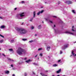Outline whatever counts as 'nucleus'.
Segmentation results:
<instances>
[{
  "instance_id": "nucleus-1",
  "label": "nucleus",
  "mask_w": 76,
  "mask_h": 76,
  "mask_svg": "<svg viewBox=\"0 0 76 76\" xmlns=\"http://www.w3.org/2000/svg\"><path fill=\"white\" fill-rule=\"evenodd\" d=\"M15 28L20 35H23V34H25L27 33V30L24 28H19L16 27H15Z\"/></svg>"
},
{
  "instance_id": "nucleus-2",
  "label": "nucleus",
  "mask_w": 76,
  "mask_h": 76,
  "mask_svg": "<svg viewBox=\"0 0 76 76\" xmlns=\"http://www.w3.org/2000/svg\"><path fill=\"white\" fill-rule=\"evenodd\" d=\"M17 53L19 55H22V54H25L26 53V51L25 50L23 49L22 48L19 47L18 50L16 51Z\"/></svg>"
},
{
  "instance_id": "nucleus-3",
  "label": "nucleus",
  "mask_w": 76,
  "mask_h": 76,
  "mask_svg": "<svg viewBox=\"0 0 76 76\" xmlns=\"http://www.w3.org/2000/svg\"><path fill=\"white\" fill-rule=\"evenodd\" d=\"M24 13H23L20 14H18L17 15L16 17L17 18V19H23V16H24Z\"/></svg>"
},
{
  "instance_id": "nucleus-4",
  "label": "nucleus",
  "mask_w": 76,
  "mask_h": 76,
  "mask_svg": "<svg viewBox=\"0 0 76 76\" xmlns=\"http://www.w3.org/2000/svg\"><path fill=\"white\" fill-rule=\"evenodd\" d=\"M65 3L66 4H71V3H72V2L70 1H66L65 2Z\"/></svg>"
},
{
  "instance_id": "nucleus-5",
  "label": "nucleus",
  "mask_w": 76,
  "mask_h": 76,
  "mask_svg": "<svg viewBox=\"0 0 76 76\" xmlns=\"http://www.w3.org/2000/svg\"><path fill=\"white\" fill-rule=\"evenodd\" d=\"M65 33V34H70V35H73V34L72 33H70L69 31H66Z\"/></svg>"
},
{
  "instance_id": "nucleus-6",
  "label": "nucleus",
  "mask_w": 76,
  "mask_h": 76,
  "mask_svg": "<svg viewBox=\"0 0 76 76\" xmlns=\"http://www.w3.org/2000/svg\"><path fill=\"white\" fill-rule=\"evenodd\" d=\"M68 47V45H65L64 46V48H63V49H65L66 48Z\"/></svg>"
},
{
  "instance_id": "nucleus-7",
  "label": "nucleus",
  "mask_w": 76,
  "mask_h": 76,
  "mask_svg": "<svg viewBox=\"0 0 76 76\" xmlns=\"http://www.w3.org/2000/svg\"><path fill=\"white\" fill-rule=\"evenodd\" d=\"M50 46L47 47V51H50Z\"/></svg>"
},
{
  "instance_id": "nucleus-8",
  "label": "nucleus",
  "mask_w": 76,
  "mask_h": 76,
  "mask_svg": "<svg viewBox=\"0 0 76 76\" xmlns=\"http://www.w3.org/2000/svg\"><path fill=\"white\" fill-rule=\"evenodd\" d=\"M32 61V60H31L30 59H29V60H28L26 61V63H29V62H30V61Z\"/></svg>"
},
{
  "instance_id": "nucleus-9",
  "label": "nucleus",
  "mask_w": 76,
  "mask_h": 76,
  "mask_svg": "<svg viewBox=\"0 0 76 76\" xmlns=\"http://www.w3.org/2000/svg\"><path fill=\"white\" fill-rule=\"evenodd\" d=\"M61 69H60L58 71H57L56 72V73H59V72H61Z\"/></svg>"
},
{
  "instance_id": "nucleus-10",
  "label": "nucleus",
  "mask_w": 76,
  "mask_h": 76,
  "mask_svg": "<svg viewBox=\"0 0 76 76\" xmlns=\"http://www.w3.org/2000/svg\"><path fill=\"white\" fill-rule=\"evenodd\" d=\"M35 14H36L35 11H34L33 12V18H35Z\"/></svg>"
},
{
  "instance_id": "nucleus-11",
  "label": "nucleus",
  "mask_w": 76,
  "mask_h": 76,
  "mask_svg": "<svg viewBox=\"0 0 76 76\" xmlns=\"http://www.w3.org/2000/svg\"><path fill=\"white\" fill-rule=\"evenodd\" d=\"M38 28L39 29H41V25H39L38 26Z\"/></svg>"
},
{
  "instance_id": "nucleus-12",
  "label": "nucleus",
  "mask_w": 76,
  "mask_h": 76,
  "mask_svg": "<svg viewBox=\"0 0 76 76\" xmlns=\"http://www.w3.org/2000/svg\"><path fill=\"white\" fill-rule=\"evenodd\" d=\"M5 73L7 74H9V71H7L5 72Z\"/></svg>"
},
{
  "instance_id": "nucleus-13",
  "label": "nucleus",
  "mask_w": 76,
  "mask_h": 76,
  "mask_svg": "<svg viewBox=\"0 0 76 76\" xmlns=\"http://www.w3.org/2000/svg\"><path fill=\"white\" fill-rule=\"evenodd\" d=\"M5 27V26H1L0 28L1 29H2L3 28H4Z\"/></svg>"
},
{
  "instance_id": "nucleus-14",
  "label": "nucleus",
  "mask_w": 76,
  "mask_h": 76,
  "mask_svg": "<svg viewBox=\"0 0 76 76\" xmlns=\"http://www.w3.org/2000/svg\"><path fill=\"white\" fill-rule=\"evenodd\" d=\"M74 26H73L72 27V31H75V30H74Z\"/></svg>"
},
{
  "instance_id": "nucleus-15",
  "label": "nucleus",
  "mask_w": 76,
  "mask_h": 76,
  "mask_svg": "<svg viewBox=\"0 0 76 76\" xmlns=\"http://www.w3.org/2000/svg\"><path fill=\"white\" fill-rule=\"evenodd\" d=\"M72 54L74 56H76V54L75 55V53H73V51H72Z\"/></svg>"
},
{
  "instance_id": "nucleus-16",
  "label": "nucleus",
  "mask_w": 76,
  "mask_h": 76,
  "mask_svg": "<svg viewBox=\"0 0 76 76\" xmlns=\"http://www.w3.org/2000/svg\"><path fill=\"white\" fill-rule=\"evenodd\" d=\"M7 59L9 60H11V61H14L13 60H11V59H10L9 58H7Z\"/></svg>"
},
{
  "instance_id": "nucleus-17",
  "label": "nucleus",
  "mask_w": 76,
  "mask_h": 76,
  "mask_svg": "<svg viewBox=\"0 0 76 76\" xmlns=\"http://www.w3.org/2000/svg\"><path fill=\"white\" fill-rule=\"evenodd\" d=\"M58 66L56 64H54L53 65V67H56V66Z\"/></svg>"
},
{
  "instance_id": "nucleus-18",
  "label": "nucleus",
  "mask_w": 76,
  "mask_h": 76,
  "mask_svg": "<svg viewBox=\"0 0 76 76\" xmlns=\"http://www.w3.org/2000/svg\"><path fill=\"white\" fill-rule=\"evenodd\" d=\"M0 19H4V17L0 16Z\"/></svg>"
},
{
  "instance_id": "nucleus-19",
  "label": "nucleus",
  "mask_w": 76,
  "mask_h": 76,
  "mask_svg": "<svg viewBox=\"0 0 76 76\" xmlns=\"http://www.w3.org/2000/svg\"><path fill=\"white\" fill-rule=\"evenodd\" d=\"M14 42V40H12L10 41L11 43H12V42Z\"/></svg>"
},
{
  "instance_id": "nucleus-20",
  "label": "nucleus",
  "mask_w": 76,
  "mask_h": 76,
  "mask_svg": "<svg viewBox=\"0 0 76 76\" xmlns=\"http://www.w3.org/2000/svg\"><path fill=\"white\" fill-rule=\"evenodd\" d=\"M40 13H41L39 11L37 13V15H39Z\"/></svg>"
},
{
  "instance_id": "nucleus-21",
  "label": "nucleus",
  "mask_w": 76,
  "mask_h": 76,
  "mask_svg": "<svg viewBox=\"0 0 76 76\" xmlns=\"http://www.w3.org/2000/svg\"><path fill=\"white\" fill-rule=\"evenodd\" d=\"M49 22H50L51 23H53V21H52L51 20H49Z\"/></svg>"
},
{
  "instance_id": "nucleus-22",
  "label": "nucleus",
  "mask_w": 76,
  "mask_h": 76,
  "mask_svg": "<svg viewBox=\"0 0 76 76\" xmlns=\"http://www.w3.org/2000/svg\"><path fill=\"white\" fill-rule=\"evenodd\" d=\"M39 56H41V57H42V53H40Z\"/></svg>"
},
{
  "instance_id": "nucleus-23",
  "label": "nucleus",
  "mask_w": 76,
  "mask_h": 76,
  "mask_svg": "<svg viewBox=\"0 0 76 76\" xmlns=\"http://www.w3.org/2000/svg\"><path fill=\"white\" fill-rule=\"evenodd\" d=\"M45 4H48V1H46L45 2Z\"/></svg>"
},
{
  "instance_id": "nucleus-24",
  "label": "nucleus",
  "mask_w": 76,
  "mask_h": 76,
  "mask_svg": "<svg viewBox=\"0 0 76 76\" xmlns=\"http://www.w3.org/2000/svg\"><path fill=\"white\" fill-rule=\"evenodd\" d=\"M42 49V48H39L38 49V51H40V50H41Z\"/></svg>"
},
{
  "instance_id": "nucleus-25",
  "label": "nucleus",
  "mask_w": 76,
  "mask_h": 76,
  "mask_svg": "<svg viewBox=\"0 0 76 76\" xmlns=\"http://www.w3.org/2000/svg\"><path fill=\"white\" fill-rule=\"evenodd\" d=\"M9 50L10 51H13V49H9Z\"/></svg>"
},
{
  "instance_id": "nucleus-26",
  "label": "nucleus",
  "mask_w": 76,
  "mask_h": 76,
  "mask_svg": "<svg viewBox=\"0 0 76 76\" xmlns=\"http://www.w3.org/2000/svg\"><path fill=\"white\" fill-rule=\"evenodd\" d=\"M3 42V40H1L0 41V42L1 43V42Z\"/></svg>"
},
{
  "instance_id": "nucleus-27",
  "label": "nucleus",
  "mask_w": 76,
  "mask_h": 76,
  "mask_svg": "<svg viewBox=\"0 0 76 76\" xmlns=\"http://www.w3.org/2000/svg\"><path fill=\"white\" fill-rule=\"evenodd\" d=\"M72 12L73 13H75V10H72Z\"/></svg>"
},
{
  "instance_id": "nucleus-28",
  "label": "nucleus",
  "mask_w": 76,
  "mask_h": 76,
  "mask_svg": "<svg viewBox=\"0 0 76 76\" xmlns=\"http://www.w3.org/2000/svg\"><path fill=\"white\" fill-rule=\"evenodd\" d=\"M40 12V13H42L44 12V10H42L41 11V12Z\"/></svg>"
},
{
  "instance_id": "nucleus-29",
  "label": "nucleus",
  "mask_w": 76,
  "mask_h": 76,
  "mask_svg": "<svg viewBox=\"0 0 76 76\" xmlns=\"http://www.w3.org/2000/svg\"><path fill=\"white\" fill-rule=\"evenodd\" d=\"M34 28V26H32L31 27V29H33Z\"/></svg>"
},
{
  "instance_id": "nucleus-30",
  "label": "nucleus",
  "mask_w": 76,
  "mask_h": 76,
  "mask_svg": "<svg viewBox=\"0 0 76 76\" xmlns=\"http://www.w3.org/2000/svg\"><path fill=\"white\" fill-rule=\"evenodd\" d=\"M32 20H33V18H31L30 20V21H32Z\"/></svg>"
},
{
  "instance_id": "nucleus-31",
  "label": "nucleus",
  "mask_w": 76,
  "mask_h": 76,
  "mask_svg": "<svg viewBox=\"0 0 76 76\" xmlns=\"http://www.w3.org/2000/svg\"><path fill=\"white\" fill-rule=\"evenodd\" d=\"M0 37H2V38H4V36H3L0 34Z\"/></svg>"
},
{
  "instance_id": "nucleus-32",
  "label": "nucleus",
  "mask_w": 76,
  "mask_h": 76,
  "mask_svg": "<svg viewBox=\"0 0 76 76\" xmlns=\"http://www.w3.org/2000/svg\"><path fill=\"white\" fill-rule=\"evenodd\" d=\"M22 40L23 41H26V39H22Z\"/></svg>"
},
{
  "instance_id": "nucleus-33",
  "label": "nucleus",
  "mask_w": 76,
  "mask_h": 76,
  "mask_svg": "<svg viewBox=\"0 0 76 76\" xmlns=\"http://www.w3.org/2000/svg\"><path fill=\"white\" fill-rule=\"evenodd\" d=\"M34 41L33 40H31L30 41H29V42H32Z\"/></svg>"
},
{
  "instance_id": "nucleus-34",
  "label": "nucleus",
  "mask_w": 76,
  "mask_h": 76,
  "mask_svg": "<svg viewBox=\"0 0 76 76\" xmlns=\"http://www.w3.org/2000/svg\"><path fill=\"white\" fill-rule=\"evenodd\" d=\"M33 64H34V65H35V66H36V65H37V64H35V63H33Z\"/></svg>"
},
{
  "instance_id": "nucleus-35",
  "label": "nucleus",
  "mask_w": 76,
  "mask_h": 76,
  "mask_svg": "<svg viewBox=\"0 0 76 76\" xmlns=\"http://www.w3.org/2000/svg\"><path fill=\"white\" fill-rule=\"evenodd\" d=\"M63 53V52H62V51L61 50L60 51V54H62Z\"/></svg>"
},
{
  "instance_id": "nucleus-36",
  "label": "nucleus",
  "mask_w": 76,
  "mask_h": 76,
  "mask_svg": "<svg viewBox=\"0 0 76 76\" xmlns=\"http://www.w3.org/2000/svg\"><path fill=\"white\" fill-rule=\"evenodd\" d=\"M45 19L47 21V20H48V18H45Z\"/></svg>"
},
{
  "instance_id": "nucleus-37",
  "label": "nucleus",
  "mask_w": 76,
  "mask_h": 76,
  "mask_svg": "<svg viewBox=\"0 0 76 76\" xmlns=\"http://www.w3.org/2000/svg\"><path fill=\"white\" fill-rule=\"evenodd\" d=\"M26 75H27V73H25V76H26Z\"/></svg>"
},
{
  "instance_id": "nucleus-38",
  "label": "nucleus",
  "mask_w": 76,
  "mask_h": 76,
  "mask_svg": "<svg viewBox=\"0 0 76 76\" xmlns=\"http://www.w3.org/2000/svg\"><path fill=\"white\" fill-rule=\"evenodd\" d=\"M2 55H3V56H4V57H6V55H5L4 54V53H3Z\"/></svg>"
},
{
  "instance_id": "nucleus-39",
  "label": "nucleus",
  "mask_w": 76,
  "mask_h": 76,
  "mask_svg": "<svg viewBox=\"0 0 76 76\" xmlns=\"http://www.w3.org/2000/svg\"><path fill=\"white\" fill-rule=\"evenodd\" d=\"M25 3V2H24V1H22V4H23Z\"/></svg>"
},
{
  "instance_id": "nucleus-40",
  "label": "nucleus",
  "mask_w": 76,
  "mask_h": 76,
  "mask_svg": "<svg viewBox=\"0 0 76 76\" xmlns=\"http://www.w3.org/2000/svg\"><path fill=\"white\" fill-rule=\"evenodd\" d=\"M60 61H61V60H58V63H59V62H60Z\"/></svg>"
},
{
  "instance_id": "nucleus-41",
  "label": "nucleus",
  "mask_w": 76,
  "mask_h": 76,
  "mask_svg": "<svg viewBox=\"0 0 76 76\" xmlns=\"http://www.w3.org/2000/svg\"><path fill=\"white\" fill-rule=\"evenodd\" d=\"M27 59V58H25L24 59V60H26Z\"/></svg>"
},
{
  "instance_id": "nucleus-42",
  "label": "nucleus",
  "mask_w": 76,
  "mask_h": 76,
  "mask_svg": "<svg viewBox=\"0 0 76 76\" xmlns=\"http://www.w3.org/2000/svg\"><path fill=\"white\" fill-rule=\"evenodd\" d=\"M53 18H57V16H53Z\"/></svg>"
},
{
  "instance_id": "nucleus-43",
  "label": "nucleus",
  "mask_w": 76,
  "mask_h": 76,
  "mask_svg": "<svg viewBox=\"0 0 76 76\" xmlns=\"http://www.w3.org/2000/svg\"><path fill=\"white\" fill-rule=\"evenodd\" d=\"M11 66L12 67H13V65H11Z\"/></svg>"
},
{
  "instance_id": "nucleus-44",
  "label": "nucleus",
  "mask_w": 76,
  "mask_h": 76,
  "mask_svg": "<svg viewBox=\"0 0 76 76\" xmlns=\"http://www.w3.org/2000/svg\"><path fill=\"white\" fill-rule=\"evenodd\" d=\"M61 2L60 1L58 2V4H60Z\"/></svg>"
},
{
  "instance_id": "nucleus-45",
  "label": "nucleus",
  "mask_w": 76,
  "mask_h": 76,
  "mask_svg": "<svg viewBox=\"0 0 76 76\" xmlns=\"http://www.w3.org/2000/svg\"><path fill=\"white\" fill-rule=\"evenodd\" d=\"M17 9V8H15V10H16Z\"/></svg>"
},
{
  "instance_id": "nucleus-46",
  "label": "nucleus",
  "mask_w": 76,
  "mask_h": 76,
  "mask_svg": "<svg viewBox=\"0 0 76 76\" xmlns=\"http://www.w3.org/2000/svg\"><path fill=\"white\" fill-rule=\"evenodd\" d=\"M23 23H21V25H23Z\"/></svg>"
},
{
  "instance_id": "nucleus-47",
  "label": "nucleus",
  "mask_w": 76,
  "mask_h": 76,
  "mask_svg": "<svg viewBox=\"0 0 76 76\" xmlns=\"http://www.w3.org/2000/svg\"><path fill=\"white\" fill-rule=\"evenodd\" d=\"M37 56H38V54H37L36 56H35V57H37Z\"/></svg>"
},
{
  "instance_id": "nucleus-48",
  "label": "nucleus",
  "mask_w": 76,
  "mask_h": 76,
  "mask_svg": "<svg viewBox=\"0 0 76 76\" xmlns=\"http://www.w3.org/2000/svg\"><path fill=\"white\" fill-rule=\"evenodd\" d=\"M12 76H15V74H13V75H12Z\"/></svg>"
},
{
  "instance_id": "nucleus-49",
  "label": "nucleus",
  "mask_w": 76,
  "mask_h": 76,
  "mask_svg": "<svg viewBox=\"0 0 76 76\" xmlns=\"http://www.w3.org/2000/svg\"><path fill=\"white\" fill-rule=\"evenodd\" d=\"M54 27H56V25H54Z\"/></svg>"
},
{
  "instance_id": "nucleus-50",
  "label": "nucleus",
  "mask_w": 76,
  "mask_h": 76,
  "mask_svg": "<svg viewBox=\"0 0 76 76\" xmlns=\"http://www.w3.org/2000/svg\"><path fill=\"white\" fill-rule=\"evenodd\" d=\"M33 73L34 75H35V73H34V72H33Z\"/></svg>"
},
{
  "instance_id": "nucleus-51",
  "label": "nucleus",
  "mask_w": 76,
  "mask_h": 76,
  "mask_svg": "<svg viewBox=\"0 0 76 76\" xmlns=\"http://www.w3.org/2000/svg\"><path fill=\"white\" fill-rule=\"evenodd\" d=\"M57 76H60V75H58Z\"/></svg>"
},
{
  "instance_id": "nucleus-52",
  "label": "nucleus",
  "mask_w": 76,
  "mask_h": 76,
  "mask_svg": "<svg viewBox=\"0 0 76 76\" xmlns=\"http://www.w3.org/2000/svg\"><path fill=\"white\" fill-rule=\"evenodd\" d=\"M42 23H44V21H42Z\"/></svg>"
},
{
  "instance_id": "nucleus-53",
  "label": "nucleus",
  "mask_w": 76,
  "mask_h": 76,
  "mask_svg": "<svg viewBox=\"0 0 76 76\" xmlns=\"http://www.w3.org/2000/svg\"><path fill=\"white\" fill-rule=\"evenodd\" d=\"M35 36H37V34H35Z\"/></svg>"
},
{
  "instance_id": "nucleus-54",
  "label": "nucleus",
  "mask_w": 76,
  "mask_h": 76,
  "mask_svg": "<svg viewBox=\"0 0 76 76\" xmlns=\"http://www.w3.org/2000/svg\"><path fill=\"white\" fill-rule=\"evenodd\" d=\"M52 76H55L54 75H53Z\"/></svg>"
},
{
  "instance_id": "nucleus-55",
  "label": "nucleus",
  "mask_w": 76,
  "mask_h": 76,
  "mask_svg": "<svg viewBox=\"0 0 76 76\" xmlns=\"http://www.w3.org/2000/svg\"><path fill=\"white\" fill-rule=\"evenodd\" d=\"M0 50H1V48H0Z\"/></svg>"
},
{
  "instance_id": "nucleus-56",
  "label": "nucleus",
  "mask_w": 76,
  "mask_h": 76,
  "mask_svg": "<svg viewBox=\"0 0 76 76\" xmlns=\"http://www.w3.org/2000/svg\"><path fill=\"white\" fill-rule=\"evenodd\" d=\"M1 55V54L0 53V56Z\"/></svg>"
},
{
  "instance_id": "nucleus-57",
  "label": "nucleus",
  "mask_w": 76,
  "mask_h": 76,
  "mask_svg": "<svg viewBox=\"0 0 76 76\" xmlns=\"http://www.w3.org/2000/svg\"><path fill=\"white\" fill-rule=\"evenodd\" d=\"M46 72H47V71H46Z\"/></svg>"
},
{
  "instance_id": "nucleus-58",
  "label": "nucleus",
  "mask_w": 76,
  "mask_h": 76,
  "mask_svg": "<svg viewBox=\"0 0 76 76\" xmlns=\"http://www.w3.org/2000/svg\"><path fill=\"white\" fill-rule=\"evenodd\" d=\"M1 9V8H0V10Z\"/></svg>"
},
{
  "instance_id": "nucleus-59",
  "label": "nucleus",
  "mask_w": 76,
  "mask_h": 76,
  "mask_svg": "<svg viewBox=\"0 0 76 76\" xmlns=\"http://www.w3.org/2000/svg\"><path fill=\"white\" fill-rule=\"evenodd\" d=\"M0 31H1V29H0Z\"/></svg>"
}]
</instances>
